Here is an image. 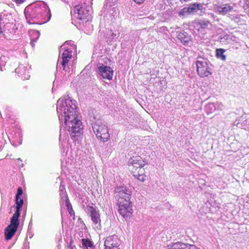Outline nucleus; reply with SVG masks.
I'll use <instances>...</instances> for the list:
<instances>
[{
  "label": "nucleus",
  "instance_id": "1",
  "mask_svg": "<svg viewBox=\"0 0 249 249\" xmlns=\"http://www.w3.org/2000/svg\"><path fill=\"white\" fill-rule=\"evenodd\" d=\"M76 101L71 100L68 95L59 99L57 101V112L59 120L64 117L65 128L71 133V137H74L83 133V125L78 119Z\"/></svg>",
  "mask_w": 249,
  "mask_h": 249
},
{
  "label": "nucleus",
  "instance_id": "2",
  "mask_svg": "<svg viewBox=\"0 0 249 249\" xmlns=\"http://www.w3.org/2000/svg\"><path fill=\"white\" fill-rule=\"evenodd\" d=\"M115 194L119 206V213L124 218H130L133 213L132 204L130 200L132 188L125 186L117 187L115 190Z\"/></svg>",
  "mask_w": 249,
  "mask_h": 249
},
{
  "label": "nucleus",
  "instance_id": "3",
  "mask_svg": "<svg viewBox=\"0 0 249 249\" xmlns=\"http://www.w3.org/2000/svg\"><path fill=\"white\" fill-rule=\"evenodd\" d=\"M93 132L97 138L103 142H107L110 135L108 133L107 126L105 122L101 120H97L92 124Z\"/></svg>",
  "mask_w": 249,
  "mask_h": 249
},
{
  "label": "nucleus",
  "instance_id": "4",
  "mask_svg": "<svg viewBox=\"0 0 249 249\" xmlns=\"http://www.w3.org/2000/svg\"><path fill=\"white\" fill-rule=\"evenodd\" d=\"M73 12V16L77 19L86 22L90 18L91 12L83 6L77 5H76L73 10L71 12Z\"/></svg>",
  "mask_w": 249,
  "mask_h": 249
},
{
  "label": "nucleus",
  "instance_id": "5",
  "mask_svg": "<svg viewBox=\"0 0 249 249\" xmlns=\"http://www.w3.org/2000/svg\"><path fill=\"white\" fill-rule=\"evenodd\" d=\"M72 53L71 49L66 48L65 45H62L60 47L59 58L57 62H59L60 59H62L61 62H69L72 57Z\"/></svg>",
  "mask_w": 249,
  "mask_h": 249
},
{
  "label": "nucleus",
  "instance_id": "6",
  "mask_svg": "<svg viewBox=\"0 0 249 249\" xmlns=\"http://www.w3.org/2000/svg\"><path fill=\"white\" fill-rule=\"evenodd\" d=\"M119 240L115 235L107 238L105 241V249H119Z\"/></svg>",
  "mask_w": 249,
  "mask_h": 249
},
{
  "label": "nucleus",
  "instance_id": "7",
  "mask_svg": "<svg viewBox=\"0 0 249 249\" xmlns=\"http://www.w3.org/2000/svg\"><path fill=\"white\" fill-rule=\"evenodd\" d=\"M87 211L90 213V216L92 222L95 225H98L96 226L98 228V226H100L101 225L100 214L99 210L93 206H89L87 208Z\"/></svg>",
  "mask_w": 249,
  "mask_h": 249
},
{
  "label": "nucleus",
  "instance_id": "8",
  "mask_svg": "<svg viewBox=\"0 0 249 249\" xmlns=\"http://www.w3.org/2000/svg\"><path fill=\"white\" fill-rule=\"evenodd\" d=\"M98 69L99 73L103 78L108 80H111L112 78L113 71L111 68L105 66L102 63V65L98 66Z\"/></svg>",
  "mask_w": 249,
  "mask_h": 249
},
{
  "label": "nucleus",
  "instance_id": "9",
  "mask_svg": "<svg viewBox=\"0 0 249 249\" xmlns=\"http://www.w3.org/2000/svg\"><path fill=\"white\" fill-rule=\"evenodd\" d=\"M198 74L202 77H207L211 74L208 63H196Z\"/></svg>",
  "mask_w": 249,
  "mask_h": 249
},
{
  "label": "nucleus",
  "instance_id": "10",
  "mask_svg": "<svg viewBox=\"0 0 249 249\" xmlns=\"http://www.w3.org/2000/svg\"><path fill=\"white\" fill-rule=\"evenodd\" d=\"M234 5L232 4L226 3L221 4L217 6L216 9L217 12L222 15H226L228 13L232 11L233 9Z\"/></svg>",
  "mask_w": 249,
  "mask_h": 249
},
{
  "label": "nucleus",
  "instance_id": "11",
  "mask_svg": "<svg viewBox=\"0 0 249 249\" xmlns=\"http://www.w3.org/2000/svg\"><path fill=\"white\" fill-rule=\"evenodd\" d=\"M20 213H21L15 211V213L10 218V224L7 227H9V228H13L17 230L19 225V218L20 216Z\"/></svg>",
  "mask_w": 249,
  "mask_h": 249
},
{
  "label": "nucleus",
  "instance_id": "12",
  "mask_svg": "<svg viewBox=\"0 0 249 249\" xmlns=\"http://www.w3.org/2000/svg\"><path fill=\"white\" fill-rule=\"evenodd\" d=\"M188 10H189V14L196 13L198 15H201L203 6L200 3H194L190 5L188 7Z\"/></svg>",
  "mask_w": 249,
  "mask_h": 249
},
{
  "label": "nucleus",
  "instance_id": "13",
  "mask_svg": "<svg viewBox=\"0 0 249 249\" xmlns=\"http://www.w3.org/2000/svg\"><path fill=\"white\" fill-rule=\"evenodd\" d=\"M129 162L134 167L136 168H140V169L147 164L146 162L142 160V158L139 156L135 157L134 159H131Z\"/></svg>",
  "mask_w": 249,
  "mask_h": 249
},
{
  "label": "nucleus",
  "instance_id": "14",
  "mask_svg": "<svg viewBox=\"0 0 249 249\" xmlns=\"http://www.w3.org/2000/svg\"><path fill=\"white\" fill-rule=\"evenodd\" d=\"M178 39L185 45H188L191 40V36L187 33L179 32L178 33Z\"/></svg>",
  "mask_w": 249,
  "mask_h": 249
},
{
  "label": "nucleus",
  "instance_id": "15",
  "mask_svg": "<svg viewBox=\"0 0 249 249\" xmlns=\"http://www.w3.org/2000/svg\"><path fill=\"white\" fill-rule=\"evenodd\" d=\"M28 67V63H19L18 67L15 70V72L18 74H20L21 75H25L26 72H28L30 68V67Z\"/></svg>",
  "mask_w": 249,
  "mask_h": 249
},
{
  "label": "nucleus",
  "instance_id": "16",
  "mask_svg": "<svg viewBox=\"0 0 249 249\" xmlns=\"http://www.w3.org/2000/svg\"><path fill=\"white\" fill-rule=\"evenodd\" d=\"M80 247L83 249H93V243L88 238H82L80 240Z\"/></svg>",
  "mask_w": 249,
  "mask_h": 249
},
{
  "label": "nucleus",
  "instance_id": "17",
  "mask_svg": "<svg viewBox=\"0 0 249 249\" xmlns=\"http://www.w3.org/2000/svg\"><path fill=\"white\" fill-rule=\"evenodd\" d=\"M175 247L177 249H200L194 245L185 244L181 242L175 243Z\"/></svg>",
  "mask_w": 249,
  "mask_h": 249
},
{
  "label": "nucleus",
  "instance_id": "18",
  "mask_svg": "<svg viewBox=\"0 0 249 249\" xmlns=\"http://www.w3.org/2000/svg\"><path fill=\"white\" fill-rule=\"evenodd\" d=\"M11 18H12L11 14L5 12H2L0 14V24L4 25L8 24L9 23Z\"/></svg>",
  "mask_w": 249,
  "mask_h": 249
},
{
  "label": "nucleus",
  "instance_id": "19",
  "mask_svg": "<svg viewBox=\"0 0 249 249\" xmlns=\"http://www.w3.org/2000/svg\"><path fill=\"white\" fill-rule=\"evenodd\" d=\"M17 230L13 228H9L7 227L5 229V237L7 240H9L12 238L17 231Z\"/></svg>",
  "mask_w": 249,
  "mask_h": 249
},
{
  "label": "nucleus",
  "instance_id": "20",
  "mask_svg": "<svg viewBox=\"0 0 249 249\" xmlns=\"http://www.w3.org/2000/svg\"><path fill=\"white\" fill-rule=\"evenodd\" d=\"M16 212L21 213L23 204V200L21 197H16Z\"/></svg>",
  "mask_w": 249,
  "mask_h": 249
},
{
  "label": "nucleus",
  "instance_id": "21",
  "mask_svg": "<svg viewBox=\"0 0 249 249\" xmlns=\"http://www.w3.org/2000/svg\"><path fill=\"white\" fill-rule=\"evenodd\" d=\"M225 51L226 50L224 49H217L216 50V55L217 57L222 61H225L226 59V56L224 54Z\"/></svg>",
  "mask_w": 249,
  "mask_h": 249
},
{
  "label": "nucleus",
  "instance_id": "22",
  "mask_svg": "<svg viewBox=\"0 0 249 249\" xmlns=\"http://www.w3.org/2000/svg\"><path fill=\"white\" fill-rule=\"evenodd\" d=\"M72 63H57L56 68H62L65 71H70V67H72Z\"/></svg>",
  "mask_w": 249,
  "mask_h": 249
},
{
  "label": "nucleus",
  "instance_id": "23",
  "mask_svg": "<svg viewBox=\"0 0 249 249\" xmlns=\"http://www.w3.org/2000/svg\"><path fill=\"white\" fill-rule=\"evenodd\" d=\"M65 202H66V206L67 208V210H68L69 214H70V215L71 216H73V219L74 220L75 219L74 212L72 209V206H71L69 199H68V198L66 199Z\"/></svg>",
  "mask_w": 249,
  "mask_h": 249
},
{
  "label": "nucleus",
  "instance_id": "24",
  "mask_svg": "<svg viewBox=\"0 0 249 249\" xmlns=\"http://www.w3.org/2000/svg\"><path fill=\"white\" fill-rule=\"evenodd\" d=\"M41 7H37L35 8V9L33 10V12L34 13L31 14L29 15H26V18L27 19H28V17L30 16L31 18H39L38 14L41 11Z\"/></svg>",
  "mask_w": 249,
  "mask_h": 249
},
{
  "label": "nucleus",
  "instance_id": "25",
  "mask_svg": "<svg viewBox=\"0 0 249 249\" xmlns=\"http://www.w3.org/2000/svg\"><path fill=\"white\" fill-rule=\"evenodd\" d=\"M239 4L245 10L249 11V0H241Z\"/></svg>",
  "mask_w": 249,
  "mask_h": 249
},
{
  "label": "nucleus",
  "instance_id": "26",
  "mask_svg": "<svg viewBox=\"0 0 249 249\" xmlns=\"http://www.w3.org/2000/svg\"><path fill=\"white\" fill-rule=\"evenodd\" d=\"M198 23L201 29L207 28L208 26L211 25V23L209 21L205 20H199Z\"/></svg>",
  "mask_w": 249,
  "mask_h": 249
},
{
  "label": "nucleus",
  "instance_id": "27",
  "mask_svg": "<svg viewBox=\"0 0 249 249\" xmlns=\"http://www.w3.org/2000/svg\"><path fill=\"white\" fill-rule=\"evenodd\" d=\"M220 41L222 43L226 44L227 41L231 39V36L226 34L224 35L223 36H220L219 37Z\"/></svg>",
  "mask_w": 249,
  "mask_h": 249
},
{
  "label": "nucleus",
  "instance_id": "28",
  "mask_svg": "<svg viewBox=\"0 0 249 249\" xmlns=\"http://www.w3.org/2000/svg\"><path fill=\"white\" fill-rule=\"evenodd\" d=\"M188 7H184L183 9H181L178 13V15L179 17H184L186 16L187 15L189 14V10H188Z\"/></svg>",
  "mask_w": 249,
  "mask_h": 249
},
{
  "label": "nucleus",
  "instance_id": "29",
  "mask_svg": "<svg viewBox=\"0 0 249 249\" xmlns=\"http://www.w3.org/2000/svg\"><path fill=\"white\" fill-rule=\"evenodd\" d=\"M109 39H113L117 36V34L113 33L111 30L108 31L107 33Z\"/></svg>",
  "mask_w": 249,
  "mask_h": 249
},
{
  "label": "nucleus",
  "instance_id": "30",
  "mask_svg": "<svg viewBox=\"0 0 249 249\" xmlns=\"http://www.w3.org/2000/svg\"><path fill=\"white\" fill-rule=\"evenodd\" d=\"M10 65V63H0V69L1 71H4L6 70L7 68Z\"/></svg>",
  "mask_w": 249,
  "mask_h": 249
},
{
  "label": "nucleus",
  "instance_id": "31",
  "mask_svg": "<svg viewBox=\"0 0 249 249\" xmlns=\"http://www.w3.org/2000/svg\"><path fill=\"white\" fill-rule=\"evenodd\" d=\"M33 34L36 36L35 38H34L35 41H36V40L38 39V38L40 35V33L37 30H34L33 32Z\"/></svg>",
  "mask_w": 249,
  "mask_h": 249
},
{
  "label": "nucleus",
  "instance_id": "32",
  "mask_svg": "<svg viewBox=\"0 0 249 249\" xmlns=\"http://www.w3.org/2000/svg\"><path fill=\"white\" fill-rule=\"evenodd\" d=\"M23 194V191L21 187H19L18 189L17 193L16 195V197H21V196Z\"/></svg>",
  "mask_w": 249,
  "mask_h": 249
},
{
  "label": "nucleus",
  "instance_id": "33",
  "mask_svg": "<svg viewBox=\"0 0 249 249\" xmlns=\"http://www.w3.org/2000/svg\"><path fill=\"white\" fill-rule=\"evenodd\" d=\"M145 176L143 175H140V173L138 174V179L140 181L143 182L145 180Z\"/></svg>",
  "mask_w": 249,
  "mask_h": 249
},
{
  "label": "nucleus",
  "instance_id": "34",
  "mask_svg": "<svg viewBox=\"0 0 249 249\" xmlns=\"http://www.w3.org/2000/svg\"><path fill=\"white\" fill-rule=\"evenodd\" d=\"M13 1L16 2L18 4H20L23 3L25 0H12Z\"/></svg>",
  "mask_w": 249,
  "mask_h": 249
},
{
  "label": "nucleus",
  "instance_id": "35",
  "mask_svg": "<svg viewBox=\"0 0 249 249\" xmlns=\"http://www.w3.org/2000/svg\"><path fill=\"white\" fill-rule=\"evenodd\" d=\"M135 2L138 4H141L142 3L144 0H133Z\"/></svg>",
  "mask_w": 249,
  "mask_h": 249
},
{
  "label": "nucleus",
  "instance_id": "36",
  "mask_svg": "<svg viewBox=\"0 0 249 249\" xmlns=\"http://www.w3.org/2000/svg\"><path fill=\"white\" fill-rule=\"evenodd\" d=\"M48 13H49V18H48V20H49L50 19V18H51V11H50V10L49 9H48Z\"/></svg>",
  "mask_w": 249,
  "mask_h": 249
},
{
  "label": "nucleus",
  "instance_id": "37",
  "mask_svg": "<svg viewBox=\"0 0 249 249\" xmlns=\"http://www.w3.org/2000/svg\"><path fill=\"white\" fill-rule=\"evenodd\" d=\"M34 42H35V39H32L31 40V45L32 46V47H34V46H35V44H34Z\"/></svg>",
  "mask_w": 249,
  "mask_h": 249
},
{
  "label": "nucleus",
  "instance_id": "38",
  "mask_svg": "<svg viewBox=\"0 0 249 249\" xmlns=\"http://www.w3.org/2000/svg\"><path fill=\"white\" fill-rule=\"evenodd\" d=\"M181 2L184 1V2H187L190 1V0H179Z\"/></svg>",
  "mask_w": 249,
  "mask_h": 249
},
{
  "label": "nucleus",
  "instance_id": "39",
  "mask_svg": "<svg viewBox=\"0 0 249 249\" xmlns=\"http://www.w3.org/2000/svg\"><path fill=\"white\" fill-rule=\"evenodd\" d=\"M196 62L198 63V62H201V61H199V60H197V61H196Z\"/></svg>",
  "mask_w": 249,
  "mask_h": 249
},
{
  "label": "nucleus",
  "instance_id": "40",
  "mask_svg": "<svg viewBox=\"0 0 249 249\" xmlns=\"http://www.w3.org/2000/svg\"><path fill=\"white\" fill-rule=\"evenodd\" d=\"M18 160H20V161L22 162V160H21L20 159V158H19V159H18Z\"/></svg>",
  "mask_w": 249,
  "mask_h": 249
},
{
  "label": "nucleus",
  "instance_id": "41",
  "mask_svg": "<svg viewBox=\"0 0 249 249\" xmlns=\"http://www.w3.org/2000/svg\"><path fill=\"white\" fill-rule=\"evenodd\" d=\"M29 75H27V77H26V78H29Z\"/></svg>",
  "mask_w": 249,
  "mask_h": 249
},
{
  "label": "nucleus",
  "instance_id": "42",
  "mask_svg": "<svg viewBox=\"0 0 249 249\" xmlns=\"http://www.w3.org/2000/svg\"><path fill=\"white\" fill-rule=\"evenodd\" d=\"M71 249H76L75 248H71Z\"/></svg>",
  "mask_w": 249,
  "mask_h": 249
},
{
  "label": "nucleus",
  "instance_id": "43",
  "mask_svg": "<svg viewBox=\"0 0 249 249\" xmlns=\"http://www.w3.org/2000/svg\"><path fill=\"white\" fill-rule=\"evenodd\" d=\"M23 165H23V164H22H22H21V167H23Z\"/></svg>",
  "mask_w": 249,
  "mask_h": 249
},
{
  "label": "nucleus",
  "instance_id": "44",
  "mask_svg": "<svg viewBox=\"0 0 249 249\" xmlns=\"http://www.w3.org/2000/svg\"><path fill=\"white\" fill-rule=\"evenodd\" d=\"M28 22L29 24H31V23L29 21H28Z\"/></svg>",
  "mask_w": 249,
  "mask_h": 249
},
{
  "label": "nucleus",
  "instance_id": "45",
  "mask_svg": "<svg viewBox=\"0 0 249 249\" xmlns=\"http://www.w3.org/2000/svg\"><path fill=\"white\" fill-rule=\"evenodd\" d=\"M139 173H142V172L140 171V170L139 171Z\"/></svg>",
  "mask_w": 249,
  "mask_h": 249
},
{
  "label": "nucleus",
  "instance_id": "46",
  "mask_svg": "<svg viewBox=\"0 0 249 249\" xmlns=\"http://www.w3.org/2000/svg\"><path fill=\"white\" fill-rule=\"evenodd\" d=\"M210 105H211V106H213V104H210Z\"/></svg>",
  "mask_w": 249,
  "mask_h": 249
}]
</instances>
